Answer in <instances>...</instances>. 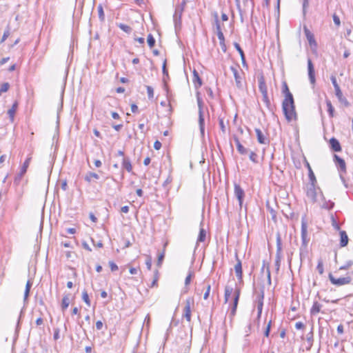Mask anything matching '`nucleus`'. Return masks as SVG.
Here are the masks:
<instances>
[{
    "label": "nucleus",
    "instance_id": "obj_1",
    "mask_svg": "<svg viewBox=\"0 0 353 353\" xmlns=\"http://www.w3.org/2000/svg\"><path fill=\"white\" fill-rule=\"evenodd\" d=\"M282 109L284 115L288 121L296 119V114L292 95L288 94V99H284L282 103Z\"/></svg>",
    "mask_w": 353,
    "mask_h": 353
},
{
    "label": "nucleus",
    "instance_id": "obj_2",
    "mask_svg": "<svg viewBox=\"0 0 353 353\" xmlns=\"http://www.w3.org/2000/svg\"><path fill=\"white\" fill-rule=\"evenodd\" d=\"M185 3V2H183L181 4L177 6L175 8V12L173 15V20L176 29L181 26V15L184 10Z\"/></svg>",
    "mask_w": 353,
    "mask_h": 353
},
{
    "label": "nucleus",
    "instance_id": "obj_3",
    "mask_svg": "<svg viewBox=\"0 0 353 353\" xmlns=\"http://www.w3.org/2000/svg\"><path fill=\"white\" fill-rule=\"evenodd\" d=\"M330 79L334 87L335 94L339 101L341 103H344L346 106H347L349 105V103L347 101V99L343 96V93L340 89L339 84L337 83L336 77L334 76H332Z\"/></svg>",
    "mask_w": 353,
    "mask_h": 353
},
{
    "label": "nucleus",
    "instance_id": "obj_4",
    "mask_svg": "<svg viewBox=\"0 0 353 353\" xmlns=\"http://www.w3.org/2000/svg\"><path fill=\"white\" fill-rule=\"evenodd\" d=\"M316 182L312 181L307 185L306 194L312 202L316 201L317 189L316 188Z\"/></svg>",
    "mask_w": 353,
    "mask_h": 353
},
{
    "label": "nucleus",
    "instance_id": "obj_5",
    "mask_svg": "<svg viewBox=\"0 0 353 353\" xmlns=\"http://www.w3.org/2000/svg\"><path fill=\"white\" fill-rule=\"evenodd\" d=\"M329 279L331 283L337 286L349 284L352 279L350 276L341 277L339 279L335 278L332 274H329Z\"/></svg>",
    "mask_w": 353,
    "mask_h": 353
},
{
    "label": "nucleus",
    "instance_id": "obj_6",
    "mask_svg": "<svg viewBox=\"0 0 353 353\" xmlns=\"http://www.w3.org/2000/svg\"><path fill=\"white\" fill-rule=\"evenodd\" d=\"M281 238L279 234L276 235V259H275V265L276 270L278 271L280 268L281 263Z\"/></svg>",
    "mask_w": 353,
    "mask_h": 353
},
{
    "label": "nucleus",
    "instance_id": "obj_7",
    "mask_svg": "<svg viewBox=\"0 0 353 353\" xmlns=\"http://www.w3.org/2000/svg\"><path fill=\"white\" fill-rule=\"evenodd\" d=\"M263 299H264V290H261L259 293L256 295V303H257V323L259 324V319L261 316L263 306Z\"/></svg>",
    "mask_w": 353,
    "mask_h": 353
},
{
    "label": "nucleus",
    "instance_id": "obj_8",
    "mask_svg": "<svg viewBox=\"0 0 353 353\" xmlns=\"http://www.w3.org/2000/svg\"><path fill=\"white\" fill-rule=\"evenodd\" d=\"M194 304V299L192 298H188L185 301V305L183 310V316L185 318V319L190 322L191 321V305Z\"/></svg>",
    "mask_w": 353,
    "mask_h": 353
},
{
    "label": "nucleus",
    "instance_id": "obj_9",
    "mask_svg": "<svg viewBox=\"0 0 353 353\" xmlns=\"http://www.w3.org/2000/svg\"><path fill=\"white\" fill-rule=\"evenodd\" d=\"M239 296H240V289L236 288L234 292V300H233L232 307L231 309L230 314L229 315L231 320L236 314V308H237V305H238V303H239Z\"/></svg>",
    "mask_w": 353,
    "mask_h": 353
},
{
    "label": "nucleus",
    "instance_id": "obj_10",
    "mask_svg": "<svg viewBox=\"0 0 353 353\" xmlns=\"http://www.w3.org/2000/svg\"><path fill=\"white\" fill-rule=\"evenodd\" d=\"M307 70H308V77L311 84L314 85L316 79H315V72L314 65L310 59H307Z\"/></svg>",
    "mask_w": 353,
    "mask_h": 353
},
{
    "label": "nucleus",
    "instance_id": "obj_11",
    "mask_svg": "<svg viewBox=\"0 0 353 353\" xmlns=\"http://www.w3.org/2000/svg\"><path fill=\"white\" fill-rule=\"evenodd\" d=\"M234 194L239 201V205L241 206L244 196V191L238 184H234Z\"/></svg>",
    "mask_w": 353,
    "mask_h": 353
},
{
    "label": "nucleus",
    "instance_id": "obj_12",
    "mask_svg": "<svg viewBox=\"0 0 353 353\" xmlns=\"http://www.w3.org/2000/svg\"><path fill=\"white\" fill-rule=\"evenodd\" d=\"M330 145L332 150L334 152H340L341 150L340 143L335 138H332L330 140Z\"/></svg>",
    "mask_w": 353,
    "mask_h": 353
},
{
    "label": "nucleus",
    "instance_id": "obj_13",
    "mask_svg": "<svg viewBox=\"0 0 353 353\" xmlns=\"http://www.w3.org/2000/svg\"><path fill=\"white\" fill-rule=\"evenodd\" d=\"M258 81L259 88L262 94L268 93V88L265 82L264 77L263 76L259 77Z\"/></svg>",
    "mask_w": 353,
    "mask_h": 353
},
{
    "label": "nucleus",
    "instance_id": "obj_14",
    "mask_svg": "<svg viewBox=\"0 0 353 353\" xmlns=\"http://www.w3.org/2000/svg\"><path fill=\"white\" fill-rule=\"evenodd\" d=\"M304 32L310 45L311 46L312 45L316 46V43L313 34L306 27H304Z\"/></svg>",
    "mask_w": 353,
    "mask_h": 353
},
{
    "label": "nucleus",
    "instance_id": "obj_15",
    "mask_svg": "<svg viewBox=\"0 0 353 353\" xmlns=\"http://www.w3.org/2000/svg\"><path fill=\"white\" fill-rule=\"evenodd\" d=\"M234 271L238 279H242V265L241 261L237 258V262L234 265Z\"/></svg>",
    "mask_w": 353,
    "mask_h": 353
},
{
    "label": "nucleus",
    "instance_id": "obj_16",
    "mask_svg": "<svg viewBox=\"0 0 353 353\" xmlns=\"http://www.w3.org/2000/svg\"><path fill=\"white\" fill-rule=\"evenodd\" d=\"M255 132L256 134L257 140L259 143L266 144L268 143L267 141V139L265 138V135L263 134V133L262 132V131L260 129L256 128Z\"/></svg>",
    "mask_w": 353,
    "mask_h": 353
},
{
    "label": "nucleus",
    "instance_id": "obj_17",
    "mask_svg": "<svg viewBox=\"0 0 353 353\" xmlns=\"http://www.w3.org/2000/svg\"><path fill=\"white\" fill-rule=\"evenodd\" d=\"M230 69H231V70L233 72L236 86L238 88H241L242 87V83H241V77H240V75H239V74L238 72V70L234 67H233V66H232L230 68Z\"/></svg>",
    "mask_w": 353,
    "mask_h": 353
},
{
    "label": "nucleus",
    "instance_id": "obj_18",
    "mask_svg": "<svg viewBox=\"0 0 353 353\" xmlns=\"http://www.w3.org/2000/svg\"><path fill=\"white\" fill-rule=\"evenodd\" d=\"M334 158L336 162L338 163L339 167L340 168L341 170L345 172L346 171V165H345V161L336 154H334Z\"/></svg>",
    "mask_w": 353,
    "mask_h": 353
},
{
    "label": "nucleus",
    "instance_id": "obj_19",
    "mask_svg": "<svg viewBox=\"0 0 353 353\" xmlns=\"http://www.w3.org/2000/svg\"><path fill=\"white\" fill-rule=\"evenodd\" d=\"M234 142L236 143V149L240 154H246L248 153V150L241 145L238 138H234Z\"/></svg>",
    "mask_w": 353,
    "mask_h": 353
},
{
    "label": "nucleus",
    "instance_id": "obj_20",
    "mask_svg": "<svg viewBox=\"0 0 353 353\" xmlns=\"http://www.w3.org/2000/svg\"><path fill=\"white\" fill-rule=\"evenodd\" d=\"M199 125L201 134H204V117L203 111H199Z\"/></svg>",
    "mask_w": 353,
    "mask_h": 353
},
{
    "label": "nucleus",
    "instance_id": "obj_21",
    "mask_svg": "<svg viewBox=\"0 0 353 353\" xmlns=\"http://www.w3.org/2000/svg\"><path fill=\"white\" fill-rule=\"evenodd\" d=\"M340 237H341L340 245L341 247L346 246L348 243V237H347L346 232L345 231H341L340 232Z\"/></svg>",
    "mask_w": 353,
    "mask_h": 353
},
{
    "label": "nucleus",
    "instance_id": "obj_22",
    "mask_svg": "<svg viewBox=\"0 0 353 353\" xmlns=\"http://www.w3.org/2000/svg\"><path fill=\"white\" fill-rule=\"evenodd\" d=\"M307 234V232L306 224L303 223L302 227H301V238H302V241H303V244L305 245H306L307 243V241L306 239Z\"/></svg>",
    "mask_w": 353,
    "mask_h": 353
},
{
    "label": "nucleus",
    "instance_id": "obj_23",
    "mask_svg": "<svg viewBox=\"0 0 353 353\" xmlns=\"http://www.w3.org/2000/svg\"><path fill=\"white\" fill-rule=\"evenodd\" d=\"M193 82L196 88H199L202 85L201 79L196 70H194L193 72Z\"/></svg>",
    "mask_w": 353,
    "mask_h": 353
},
{
    "label": "nucleus",
    "instance_id": "obj_24",
    "mask_svg": "<svg viewBox=\"0 0 353 353\" xmlns=\"http://www.w3.org/2000/svg\"><path fill=\"white\" fill-rule=\"evenodd\" d=\"M234 289L230 285H226L225 288V294H224V299L225 303H227L229 300L230 296L233 293Z\"/></svg>",
    "mask_w": 353,
    "mask_h": 353
},
{
    "label": "nucleus",
    "instance_id": "obj_25",
    "mask_svg": "<svg viewBox=\"0 0 353 353\" xmlns=\"http://www.w3.org/2000/svg\"><path fill=\"white\" fill-rule=\"evenodd\" d=\"M321 308V305L318 302H314L313 303V305L310 310V313L312 315H316L319 312H320Z\"/></svg>",
    "mask_w": 353,
    "mask_h": 353
},
{
    "label": "nucleus",
    "instance_id": "obj_26",
    "mask_svg": "<svg viewBox=\"0 0 353 353\" xmlns=\"http://www.w3.org/2000/svg\"><path fill=\"white\" fill-rule=\"evenodd\" d=\"M122 166L123 168H125L128 172H131L132 170V166L130 163V161L128 158H123Z\"/></svg>",
    "mask_w": 353,
    "mask_h": 353
},
{
    "label": "nucleus",
    "instance_id": "obj_27",
    "mask_svg": "<svg viewBox=\"0 0 353 353\" xmlns=\"http://www.w3.org/2000/svg\"><path fill=\"white\" fill-rule=\"evenodd\" d=\"M17 105H18V103L17 102H15L12 108L8 110V114L10 118V120L12 121L14 120V114H15V112L17 110Z\"/></svg>",
    "mask_w": 353,
    "mask_h": 353
},
{
    "label": "nucleus",
    "instance_id": "obj_28",
    "mask_svg": "<svg viewBox=\"0 0 353 353\" xmlns=\"http://www.w3.org/2000/svg\"><path fill=\"white\" fill-rule=\"evenodd\" d=\"M306 166L308 169V176H309L310 182H312V181L316 182L315 175H314V174L312 170V168L308 162H306Z\"/></svg>",
    "mask_w": 353,
    "mask_h": 353
},
{
    "label": "nucleus",
    "instance_id": "obj_29",
    "mask_svg": "<svg viewBox=\"0 0 353 353\" xmlns=\"http://www.w3.org/2000/svg\"><path fill=\"white\" fill-rule=\"evenodd\" d=\"M30 160H31V157H28V158L26 159V160L23 163V166H22V168L21 169V171H20L21 176L23 175L26 172L27 169H28V168L29 166Z\"/></svg>",
    "mask_w": 353,
    "mask_h": 353
},
{
    "label": "nucleus",
    "instance_id": "obj_30",
    "mask_svg": "<svg viewBox=\"0 0 353 353\" xmlns=\"http://www.w3.org/2000/svg\"><path fill=\"white\" fill-rule=\"evenodd\" d=\"M99 175L94 172H88L85 176V180L89 183L91 182L92 179H99Z\"/></svg>",
    "mask_w": 353,
    "mask_h": 353
},
{
    "label": "nucleus",
    "instance_id": "obj_31",
    "mask_svg": "<svg viewBox=\"0 0 353 353\" xmlns=\"http://www.w3.org/2000/svg\"><path fill=\"white\" fill-rule=\"evenodd\" d=\"M326 105L327 107V112L330 117H334V108L332 105L331 101L329 99L326 100Z\"/></svg>",
    "mask_w": 353,
    "mask_h": 353
},
{
    "label": "nucleus",
    "instance_id": "obj_32",
    "mask_svg": "<svg viewBox=\"0 0 353 353\" xmlns=\"http://www.w3.org/2000/svg\"><path fill=\"white\" fill-rule=\"evenodd\" d=\"M69 304H70V296H69V295H65V296H63V298L62 299V303H61L62 309L63 310L67 309L68 307L69 306Z\"/></svg>",
    "mask_w": 353,
    "mask_h": 353
},
{
    "label": "nucleus",
    "instance_id": "obj_33",
    "mask_svg": "<svg viewBox=\"0 0 353 353\" xmlns=\"http://www.w3.org/2000/svg\"><path fill=\"white\" fill-rule=\"evenodd\" d=\"M206 232L203 228H201L197 239V242H203L205 240Z\"/></svg>",
    "mask_w": 353,
    "mask_h": 353
},
{
    "label": "nucleus",
    "instance_id": "obj_34",
    "mask_svg": "<svg viewBox=\"0 0 353 353\" xmlns=\"http://www.w3.org/2000/svg\"><path fill=\"white\" fill-rule=\"evenodd\" d=\"M31 286H32L31 281H28L26 283V289H25V292H24V301H26V299H28V297L29 296Z\"/></svg>",
    "mask_w": 353,
    "mask_h": 353
},
{
    "label": "nucleus",
    "instance_id": "obj_35",
    "mask_svg": "<svg viewBox=\"0 0 353 353\" xmlns=\"http://www.w3.org/2000/svg\"><path fill=\"white\" fill-rule=\"evenodd\" d=\"M118 27L122 30L123 31H124L126 33H130L132 32V28L131 27H130L128 25H125V24H123V23H119L118 25Z\"/></svg>",
    "mask_w": 353,
    "mask_h": 353
},
{
    "label": "nucleus",
    "instance_id": "obj_36",
    "mask_svg": "<svg viewBox=\"0 0 353 353\" xmlns=\"http://www.w3.org/2000/svg\"><path fill=\"white\" fill-rule=\"evenodd\" d=\"M82 299L86 303L88 306H90V301L89 299L88 294L86 290H83L82 292Z\"/></svg>",
    "mask_w": 353,
    "mask_h": 353
},
{
    "label": "nucleus",
    "instance_id": "obj_37",
    "mask_svg": "<svg viewBox=\"0 0 353 353\" xmlns=\"http://www.w3.org/2000/svg\"><path fill=\"white\" fill-rule=\"evenodd\" d=\"M307 341L309 343V347L307 348V350H310L312 345V342H313V332H312V330H311L310 332H309L307 334Z\"/></svg>",
    "mask_w": 353,
    "mask_h": 353
},
{
    "label": "nucleus",
    "instance_id": "obj_38",
    "mask_svg": "<svg viewBox=\"0 0 353 353\" xmlns=\"http://www.w3.org/2000/svg\"><path fill=\"white\" fill-rule=\"evenodd\" d=\"M283 92L285 94V99H288V94L292 95V93L290 92L288 86L286 83V82H283Z\"/></svg>",
    "mask_w": 353,
    "mask_h": 353
},
{
    "label": "nucleus",
    "instance_id": "obj_39",
    "mask_svg": "<svg viewBox=\"0 0 353 353\" xmlns=\"http://www.w3.org/2000/svg\"><path fill=\"white\" fill-rule=\"evenodd\" d=\"M147 42L150 48H152L154 46L155 39L151 34H148Z\"/></svg>",
    "mask_w": 353,
    "mask_h": 353
},
{
    "label": "nucleus",
    "instance_id": "obj_40",
    "mask_svg": "<svg viewBox=\"0 0 353 353\" xmlns=\"http://www.w3.org/2000/svg\"><path fill=\"white\" fill-rule=\"evenodd\" d=\"M353 265V261H347L343 265L339 268L340 270H345L350 268Z\"/></svg>",
    "mask_w": 353,
    "mask_h": 353
},
{
    "label": "nucleus",
    "instance_id": "obj_41",
    "mask_svg": "<svg viewBox=\"0 0 353 353\" xmlns=\"http://www.w3.org/2000/svg\"><path fill=\"white\" fill-rule=\"evenodd\" d=\"M193 276H194V272L192 271H190L188 276H186V278L185 279V286L188 285L190 283L191 279Z\"/></svg>",
    "mask_w": 353,
    "mask_h": 353
},
{
    "label": "nucleus",
    "instance_id": "obj_42",
    "mask_svg": "<svg viewBox=\"0 0 353 353\" xmlns=\"http://www.w3.org/2000/svg\"><path fill=\"white\" fill-rule=\"evenodd\" d=\"M97 9H98V14H99V17L100 20L103 21L105 15H104V12H103L102 6L101 5L99 6Z\"/></svg>",
    "mask_w": 353,
    "mask_h": 353
},
{
    "label": "nucleus",
    "instance_id": "obj_43",
    "mask_svg": "<svg viewBox=\"0 0 353 353\" xmlns=\"http://www.w3.org/2000/svg\"><path fill=\"white\" fill-rule=\"evenodd\" d=\"M162 70H163V76H164L163 77V81H165V77L168 78V70L166 68V60H165L163 63Z\"/></svg>",
    "mask_w": 353,
    "mask_h": 353
},
{
    "label": "nucleus",
    "instance_id": "obj_44",
    "mask_svg": "<svg viewBox=\"0 0 353 353\" xmlns=\"http://www.w3.org/2000/svg\"><path fill=\"white\" fill-rule=\"evenodd\" d=\"M146 89H147V93H148V97L149 99H152L154 97V90L153 88L150 86V85H147L146 86Z\"/></svg>",
    "mask_w": 353,
    "mask_h": 353
},
{
    "label": "nucleus",
    "instance_id": "obj_45",
    "mask_svg": "<svg viewBox=\"0 0 353 353\" xmlns=\"http://www.w3.org/2000/svg\"><path fill=\"white\" fill-rule=\"evenodd\" d=\"M165 257V252L164 251L159 254V256H158V260H157V265L160 267L161 265V263H162V261H163V259Z\"/></svg>",
    "mask_w": 353,
    "mask_h": 353
},
{
    "label": "nucleus",
    "instance_id": "obj_46",
    "mask_svg": "<svg viewBox=\"0 0 353 353\" xmlns=\"http://www.w3.org/2000/svg\"><path fill=\"white\" fill-rule=\"evenodd\" d=\"M10 88V85L8 83H3V84H1V88H0V92H6Z\"/></svg>",
    "mask_w": 353,
    "mask_h": 353
},
{
    "label": "nucleus",
    "instance_id": "obj_47",
    "mask_svg": "<svg viewBox=\"0 0 353 353\" xmlns=\"http://www.w3.org/2000/svg\"><path fill=\"white\" fill-rule=\"evenodd\" d=\"M216 34H217L218 39L219 40V43L220 44L223 43V42L225 41V38H224V35H223V33L222 32V31H217Z\"/></svg>",
    "mask_w": 353,
    "mask_h": 353
},
{
    "label": "nucleus",
    "instance_id": "obj_48",
    "mask_svg": "<svg viewBox=\"0 0 353 353\" xmlns=\"http://www.w3.org/2000/svg\"><path fill=\"white\" fill-rule=\"evenodd\" d=\"M316 268L320 274H322L323 273V272H324L323 265V262L321 260L319 261Z\"/></svg>",
    "mask_w": 353,
    "mask_h": 353
},
{
    "label": "nucleus",
    "instance_id": "obj_49",
    "mask_svg": "<svg viewBox=\"0 0 353 353\" xmlns=\"http://www.w3.org/2000/svg\"><path fill=\"white\" fill-rule=\"evenodd\" d=\"M249 158H250V161H252L254 163H257L258 162V161H257V154L255 152H250Z\"/></svg>",
    "mask_w": 353,
    "mask_h": 353
},
{
    "label": "nucleus",
    "instance_id": "obj_50",
    "mask_svg": "<svg viewBox=\"0 0 353 353\" xmlns=\"http://www.w3.org/2000/svg\"><path fill=\"white\" fill-rule=\"evenodd\" d=\"M234 46L236 48V50L238 51V53H239L240 56L244 55V52H243L242 48H241L240 45L238 43L235 42L234 43Z\"/></svg>",
    "mask_w": 353,
    "mask_h": 353
},
{
    "label": "nucleus",
    "instance_id": "obj_51",
    "mask_svg": "<svg viewBox=\"0 0 353 353\" xmlns=\"http://www.w3.org/2000/svg\"><path fill=\"white\" fill-rule=\"evenodd\" d=\"M9 35H10V30H9V28H8L6 30H5V32L3 34L2 39L0 41V43H2L3 42H4L6 41V39L9 37Z\"/></svg>",
    "mask_w": 353,
    "mask_h": 353
},
{
    "label": "nucleus",
    "instance_id": "obj_52",
    "mask_svg": "<svg viewBox=\"0 0 353 353\" xmlns=\"http://www.w3.org/2000/svg\"><path fill=\"white\" fill-rule=\"evenodd\" d=\"M263 101L266 104L267 106H269L270 105V101L269 100L268 93L263 94Z\"/></svg>",
    "mask_w": 353,
    "mask_h": 353
},
{
    "label": "nucleus",
    "instance_id": "obj_53",
    "mask_svg": "<svg viewBox=\"0 0 353 353\" xmlns=\"http://www.w3.org/2000/svg\"><path fill=\"white\" fill-rule=\"evenodd\" d=\"M271 323H272V321H270L268 325H267V327L265 330V332H264V335L266 336V337H268L269 336V334H270V328H271Z\"/></svg>",
    "mask_w": 353,
    "mask_h": 353
},
{
    "label": "nucleus",
    "instance_id": "obj_54",
    "mask_svg": "<svg viewBox=\"0 0 353 353\" xmlns=\"http://www.w3.org/2000/svg\"><path fill=\"white\" fill-rule=\"evenodd\" d=\"M333 21L336 26H339L341 24V21L339 17L336 14L333 15Z\"/></svg>",
    "mask_w": 353,
    "mask_h": 353
},
{
    "label": "nucleus",
    "instance_id": "obj_55",
    "mask_svg": "<svg viewBox=\"0 0 353 353\" xmlns=\"http://www.w3.org/2000/svg\"><path fill=\"white\" fill-rule=\"evenodd\" d=\"M109 265L112 272L116 271L118 270V266L116 263H114L113 261L109 262Z\"/></svg>",
    "mask_w": 353,
    "mask_h": 353
},
{
    "label": "nucleus",
    "instance_id": "obj_56",
    "mask_svg": "<svg viewBox=\"0 0 353 353\" xmlns=\"http://www.w3.org/2000/svg\"><path fill=\"white\" fill-rule=\"evenodd\" d=\"M199 111H203V101L200 97L197 98Z\"/></svg>",
    "mask_w": 353,
    "mask_h": 353
},
{
    "label": "nucleus",
    "instance_id": "obj_57",
    "mask_svg": "<svg viewBox=\"0 0 353 353\" xmlns=\"http://www.w3.org/2000/svg\"><path fill=\"white\" fill-rule=\"evenodd\" d=\"M215 23H216V32L217 31H221L220 23L219 21L218 16L217 15H216Z\"/></svg>",
    "mask_w": 353,
    "mask_h": 353
},
{
    "label": "nucleus",
    "instance_id": "obj_58",
    "mask_svg": "<svg viewBox=\"0 0 353 353\" xmlns=\"http://www.w3.org/2000/svg\"><path fill=\"white\" fill-rule=\"evenodd\" d=\"M161 143L159 141H156L154 143V148L155 150H159L161 148Z\"/></svg>",
    "mask_w": 353,
    "mask_h": 353
},
{
    "label": "nucleus",
    "instance_id": "obj_59",
    "mask_svg": "<svg viewBox=\"0 0 353 353\" xmlns=\"http://www.w3.org/2000/svg\"><path fill=\"white\" fill-rule=\"evenodd\" d=\"M304 324L301 322V321H299V322H296L295 323V327L297 329V330H301V329H303L304 327Z\"/></svg>",
    "mask_w": 353,
    "mask_h": 353
},
{
    "label": "nucleus",
    "instance_id": "obj_60",
    "mask_svg": "<svg viewBox=\"0 0 353 353\" xmlns=\"http://www.w3.org/2000/svg\"><path fill=\"white\" fill-rule=\"evenodd\" d=\"M145 265H146L147 268H148V270H150V269H151V267H152V259H151V257H149V258L146 260Z\"/></svg>",
    "mask_w": 353,
    "mask_h": 353
},
{
    "label": "nucleus",
    "instance_id": "obj_61",
    "mask_svg": "<svg viewBox=\"0 0 353 353\" xmlns=\"http://www.w3.org/2000/svg\"><path fill=\"white\" fill-rule=\"evenodd\" d=\"M219 125H220L221 130L223 132H225V124H224L223 119H219Z\"/></svg>",
    "mask_w": 353,
    "mask_h": 353
},
{
    "label": "nucleus",
    "instance_id": "obj_62",
    "mask_svg": "<svg viewBox=\"0 0 353 353\" xmlns=\"http://www.w3.org/2000/svg\"><path fill=\"white\" fill-rule=\"evenodd\" d=\"M59 339V329L56 328L54 332V339L57 340Z\"/></svg>",
    "mask_w": 353,
    "mask_h": 353
},
{
    "label": "nucleus",
    "instance_id": "obj_63",
    "mask_svg": "<svg viewBox=\"0 0 353 353\" xmlns=\"http://www.w3.org/2000/svg\"><path fill=\"white\" fill-rule=\"evenodd\" d=\"M103 327V323L101 321H98L96 322V328L98 330H101Z\"/></svg>",
    "mask_w": 353,
    "mask_h": 353
},
{
    "label": "nucleus",
    "instance_id": "obj_64",
    "mask_svg": "<svg viewBox=\"0 0 353 353\" xmlns=\"http://www.w3.org/2000/svg\"><path fill=\"white\" fill-rule=\"evenodd\" d=\"M243 3H244L245 6H248L249 4H250L252 8L254 7L253 0H244Z\"/></svg>",
    "mask_w": 353,
    "mask_h": 353
}]
</instances>
